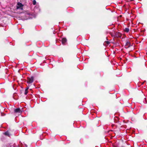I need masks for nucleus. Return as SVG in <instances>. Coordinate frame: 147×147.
Instances as JSON below:
<instances>
[{
    "mask_svg": "<svg viewBox=\"0 0 147 147\" xmlns=\"http://www.w3.org/2000/svg\"><path fill=\"white\" fill-rule=\"evenodd\" d=\"M34 80V78L33 76H31V77H27V83L30 84L32 83Z\"/></svg>",
    "mask_w": 147,
    "mask_h": 147,
    "instance_id": "f257e3e1",
    "label": "nucleus"
},
{
    "mask_svg": "<svg viewBox=\"0 0 147 147\" xmlns=\"http://www.w3.org/2000/svg\"><path fill=\"white\" fill-rule=\"evenodd\" d=\"M17 4L18 5L16 7L17 9H20L22 10H23V7L24 6V5H23L21 3L19 2H18Z\"/></svg>",
    "mask_w": 147,
    "mask_h": 147,
    "instance_id": "f03ea898",
    "label": "nucleus"
},
{
    "mask_svg": "<svg viewBox=\"0 0 147 147\" xmlns=\"http://www.w3.org/2000/svg\"><path fill=\"white\" fill-rule=\"evenodd\" d=\"M14 113H21L22 111L20 108H18L14 109Z\"/></svg>",
    "mask_w": 147,
    "mask_h": 147,
    "instance_id": "7ed1b4c3",
    "label": "nucleus"
},
{
    "mask_svg": "<svg viewBox=\"0 0 147 147\" xmlns=\"http://www.w3.org/2000/svg\"><path fill=\"white\" fill-rule=\"evenodd\" d=\"M130 43L128 41L126 42V43L125 45V46L126 47L125 48L126 49L130 47Z\"/></svg>",
    "mask_w": 147,
    "mask_h": 147,
    "instance_id": "20e7f679",
    "label": "nucleus"
},
{
    "mask_svg": "<svg viewBox=\"0 0 147 147\" xmlns=\"http://www.w3.org/2000/svg\"><path fill=\"white\" fill-rule=\"evenodd\" d=\"M115 36L117 37H121V34L120 32H116L115 34Z\"/></svg>",
    "mask_w": 147,
    "mask_h": 147,
    "instance_id": "39448f33",
    "label": "nucleus"
},
{
    "mask_svg": "<svg viewBox=\"0 0 147 147\" xmlns=\"http://www.w3.org/2000/svg\"><path fill=\"white\" fill-rule=\"evenodd\" d=\"M3 134L9 137L10 136V134H9V132L8 131H6V132H4L3 133Z\"/></svg>",
    "mask_w": 147,
    "mask_h": 147,
    "instance_id": "423d86ee",
    "label": "nucleus"
},
{
    "mask_svg": "<svg viewBox=\"0 0 147 147\" xmlns=\"http://www.w3.org/2000/svg\"><path fill=\"white\" fill-rule=\"evenodd\" d=\"M67 41V39L66 38H63L62 40V42L63 44H65Z\"/></svg>",
    "mask_w": 147,
    "mask_h": 147,
    "instance_id": "0eeeda50",
    "label": "nucleus"
},
{
    "mask_svg": "<svg viewBox=\"0 0 147 147\" xmlns=\"http://www.w3.org/2000/svg\"><path fill=\"white\" fill-rule=\"evenodd\" d=\"M124 31L126 32H128L129 31V29L128 28H125L124 29Z\"/></svg>",
    "mask_w": 147,
    "mask_h": 147,
    "instance_id": "6e6552de",
    "label": "nucleus"
},
{
    "mask_svg": "<svg viewBox=\"0 0 147 147\" xmlns=\"http://www.w3.org/2000/svg\"><path fill=\"white\" fill-rule=\"evenodd\" d=\"M36 1L35 0H33V4L34 5H35L36 4Z\"/></svg>",
    "mask_w": 147,
    "mask_h": 147,
    "instance_id": "1a4fd4ad",
    "label": "nucleus"
},
{
    "mask_svg": "<svg viewBox=\"0 0 147 147\" xmlns=\"http://www.w3.org/2000/svg\"><path fill=\"white\" fill-rule=\"evenodd\" d=\"M28 90H26L25 89V92H24V94L26 95H27V94L28 93Z\"/></svg>",
    "mask_w": 147,
    "mask_h": 147,
    "instance_id": "9d476101",
    "label": "nucleus"
},
{
    "mask_svg": "<svg viewBox=\"0 0 147 147\" xmlns=\"http://www.w3.org/2000/svg\"><path fill=\"white\" fill-rule=\"evenodd\" d=\"M6 147H12V146L10 144H8L6 145Z\"/></svg>",
    "mask_w": 147,
    "mask_h": 147,
    "instance_id": "9b49d317",
    "label": "nucleus"
},
{
    "mask_svg": "<svg viewBox=\"0 0 147 147\" xmlns=\"http://www.w3.org/2000/svg\"><path fill=\"white\" fill-rule=\"evenodd\" d=\"M106 43L107 45H109L110 43V42L109 41H106L105 42Z\"/></svg>",
    "mask_w": 147,
    "mask_h": 147,
    "instance_id": "f8f14e48",
    "label": "nucleus"
},
{
    "mask_svg": "<svg viewBox=\"0 0 147 147\" xmlns=\"http://www.w3.org/2000/svg\"><path fill=\"white\" fill-rule=\"evenodd\" d=\"M28 88H29L28 87H27L25 89L26 90H28Z\"/></svg>",
    "mask_w": 147,
    "mask_h": 147,
    "instance_id": "ddd939ff",
    "label": "nucleus"
},
{
    "mask_svg": "<svg viewBox=\"0 0 147 147\" xmlns=\"http://www.w3.org/2000/svg\"><path fill=\"white\" fill-rule=\"evenodd\" d=\"M131 1H134V0H130Z\"/></svg>",
    "mask_w": 147,
    "mask_h": 147,
    "instance_id": "4468645a",
    "label": "nucleus"
},
{
    "mask_svg": "<svg viewBox=\"0 0 147 147\" xmlns=\"http://www.w3.org/2000/svg\"><path fill=\"white\" fill-rule=\"evenodd\" d=\"M121 147H124V146H122Z\"/></svg>",
    "mask_w": 147,
    "mask_h": 147,
    "instance_id": "2eb2a0df",
    "label": "nucleus"
},
{
    "mask_svg": "<svg viewBox=\"0 0 147 147\" xmlns=\"http://www.w3.org/2000/svg\"><path fill=\"white\" fill-rule=\"evenodd\" d=\"M114 147H116V146H115Z\"/></svg>",
    "mask_w": 147,
    "mask_h": 147,
    "instance_id": "dca6fc26",
    "label": "nucleus"
}]
</instances>
